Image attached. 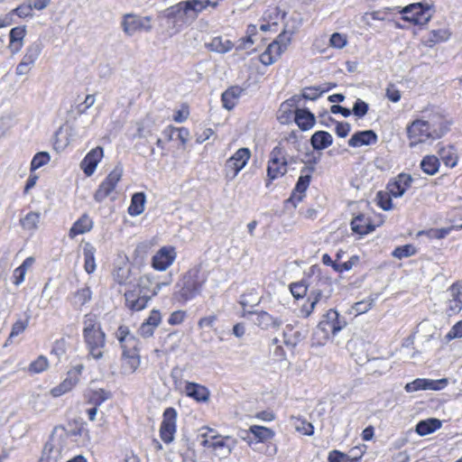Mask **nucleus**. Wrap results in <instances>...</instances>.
I'll return each instance as SVG.
<instances>
[{"instance_id": "obj_1", "label": "nucleus", "mask_w": 462, "mask_h": 462, "mask_svg": "<svg viewBox=\"0 0 462 462\" xmlns=\"http://www.w3.org/2000/svg\"><path fill=\"white\" fill-rule=\"evenodd\" d=\"M208 6L217 8V3L201 0L181 1L165 9L163 16L167 19L170 27L175 32H180L185 26L191 24Z\"/></svg>"}, {"instance_id": "obj_2", "label": "nucleus", "mask_w": 462, "mask_h": 462, "mask_svg": "<svg viewBox=\"0 0 462 462\" xmlns=\"http://www.w3.org/2000/svg\"><path fill=\"white\" fill-rule=\"evenodd\" d=\"M171 282V279L160 282L150 273L140 276L136 287L125 292V306L132 311L144 310L148 302L159 293L162 288L168 286Z\"/></svg>"}, {"instance_id": "obj_3", "label": "nucleus", "mask_w": 462, "mask_h": 462, "mask_svg": "<svg viewBox=\"0 0 462 462\" xmlns=\"http://www.w3.org/2000/svg\"><path fill=\"white\" fill-rule=\"evenodd\" d=\"M206 282L207 277L199 269L188 271L176 283L173 299L181 304L187 303L200 294Z\"/></svg>"}, {"instance_id": "obj_4", "label": "nucleus", "mask_w": 462, "mask_h": 462, "mask_svg": "<svg viewBox=\"0 0 462 462\" xmlns=\"http://www.w3.org/2000/svg\"><path fill=\"white\" fill-rule=\"evenodd\" d=\"M287 171L286 150L281 145H277L269 155L266 186L268 187L273 180L285 175Z\"/></svg>"}, {"instance_id": "obj_5", "label": "nucleus", "mask_w": 462, "mask_h": 462, "mask_svg": "<svg viewBox=\"0 0 462 462\" xmlns=\"http://www.w3.org/2000/svg\"><path fill=\"white\" fill-rule=\"evenodd\" d=\"M346 326L345 318L340 317L339 313L335 310H329L319 321L318 330L324 335H317L319 342L328 339L330 336H336L342 328Z\"/></svg>"}, {"instance_id": "obj_6", "label": "nucleus", "mask_w": 462, "mask_h": 462, "mask_svg": "<svg viewBox=\"0 0 462 462\" xmlns=\"http://www.w3.org/2000/svg\"><path fill=\"white\" fill-rule=\"evenodd\" d=\"M402 14V19L415 25L427 24L433 15L430 5L422 3L409 5L398 11Z\"/></svg>"}, {"instance_id": "obj_7", "label": "nucleus", "mask_w": 462, "mask_h": 462, "mask_svg": "<svg viewBox=\"0 0 462 462\" xmlns=\"http://www.w3.org/2000/svg\"><path fill=\"white\" fill-rule=\"evenodd\" d=\"M407 135L411 148L415 147L419 143H431L437 140L431 129L420 118L412 121L407 126Z\"/></svg>"}, {"instance_id": "obj_8", "label": "nucleus", "mask_w": 462, "mask_h": 462, "mask_svg": "<svg viewBox=\"0 0 462 462\" xmlns=\"http://www.w3.org/2000/svg\"><path fill=\"white\" fill-rule=\"evenodd\" d=\"M250 157L251 151L248 148L238 149L225 163L226 179L233 180L247 164Z\"/></svg>"}, {"instance_id": "obj_9", "label": "nucleus", "mask_w": 462, "mask_h": 462, "mask_svg": "<svg viewBox=\"0 0 462 462\" xmlns=\"http://www.w3.org/2000/svg\"><path fill=\"white\" fill-rule=\"evenodd\" d=\"M177 411L173 407H168L162 413V420L160 425V438L165 444H171L177 431Z\"/></svg>"}, {"instance_id": "obj_10", "label": "nucleus", "mask_w": 462, "mask_h": 462, "mask_svg": "<svg viewBox=\"0 0 462 462\" xmlns=\"http://www.w3.org/2000/svg\"><path fill=\"white\" fill-rule=\"evenodd\" d=\"M122 27L125 33L129 36L140 32H151L152 17L141 16L134 14H126L123 17Z\"/></svg>"}, {"instance_id": "obj_11", "label": "nucleus", "mask_w": 462, "mask_h": 462, "mask_svg": "<svg viewBox=\"0 0 462 462\" xmlns=\"http://www.w3.org/2000/svg\"><path fill=\"white\" fill-rule=\"evenodd\" d=\"M314 171V167H303L300 171V176L299 177L296 185L290 196L286 200L287 204H291L296 208L297 205L302 201L306 196V190L310 186L311 180V173Z\"/></svg>"}, {"instance_id": "obj_12", "label": "nucleus", "mask_w": 462, "mask_h": 462, "mask_svg": "<svg viewBox=\"0 0 462 462\" xmlns=\"http://www.w3.org/2000/svg\"><path fill=\"white\" fill-rule=\"evenodd\" d=\"M122 175L123 167L122 165L117 164L98 186V189L94 194L95 200L102 202L106 198H107L116 189L118 181L122 178Z\"/></svg>"}, {"instance_id": "obj_13", "label": "nucleus", "mask_w": 462, "mask_h": 462, "mask_svg": "<svg viewBox=\"0 0 462 462\" xmlns=\"http://www.w3.org/2000/svg\"><path fill=\"white\" fill-rule=\"evenodd\" d=\"M420 119L431 129L437 139L442 137L449 129L448 121L439 111L425 112Z\"/></svg>"}, {"instance_id": "obj_14", "label": "nucleus", "mask_w": 462, "mask_h": 462, "mask_svg": "<svg viewBox=\"0 0 462 462\" xmlns=\"http://www.w3.org/2000/svg\"><path fill=\"white\" fill-rule=\"evenodd\" d=\"M252 322L263 330H278L283 324L281 317H275L267 311H249Z\"/></svg>"}, {"instance_id": "obj_15", "label": "nucleus", "mask_w": 462, "mask_h": 462, "mask_svg": "<svg viewBox=\"0 0 462 462\" xmlns=\"http://www.w3.org/2000/svg\"><path fill=\"white\" fill-rule=\"evenodd\" d=\"M81 428L67 431L62 426H56L51 433L50 440L45 444L44 450L51 452L56 449L58 453H60L64 448V442L69 436H77L81 434Z\"/></svg>"}, {"instance_id": "obj_16", "label": "nucleus", "mask_w": 462, "mask_h": 462, "mask_svg": "<svg viewBox=\"0 0 462 462\" xmlns=\"http://www.w3.org/2000/svg\"><path fill=\"white\" fill-rule=\"evenodd\" d=\"M84 341L88 350V355L98 360L103 357L106 346V334L103 330L84 335Z\"/></svg>"}, {"instance_id": "obj_17", "label": "nucleus", "mask_w": 462, "mask_h": 462, "mask_svg": "<svg viewBox=\"0 0 462 462\" xmlns=\"http://www.w3.org/2000/svg\"><path fill=\"white\" fill-rule=\"evenodd\" d=\"M141 363L139 347L122 349L121 356V373L128 375L134 374L139 367Z\"/></svg>"}, {"instance_id": "obj_18", "label": "nucleus", "mask_w": 462, "mask_h": 462, "mask_svg": "<svg viewBox=\"0 0 462 462\" xmlns=\"http://www.w3.org/2000/svg\"><path fill=\"white\" fill-rule=\"evenodd\" d=\"M329 286L330 281L328 278H319L317 283V288H313L308 298V303L304 304L300 309V313L304 318H308L315 309V306L322 297L323 290L322 286Z\"/></svg>"}, {"instance_id": "obj_19", "label": "nucleus", "mask_w": 462, "mask_h": 462, "mask_svg": "<svg viewBox=\"0 0 462 462\" xmlns=\"http://www.w3.org/2000/svg\"><path fill=\"white\" fill-rule=\"evenodd\" d=\"M176 258L173 247L161 248L152 258V266L157 271H165Z\"/></svg>"}, {"instance_id": "obj_20", "label": "nucleus", "mask_w": 462, "mask_h": 462, "mask_svg": "<svg viewBox=\"0 0 462 462\" xmlns=\"http://www.w3.org/2000/svg\"><path fill=\"white\" fill-rule=\"evenodd\" d=\"M104 156L103 148L97 146L87 153L80 163V167L86 176L90 177L96 171L98 162Z\"/></svg>"}, {"instance_id": "obj_21", "label": "nucleus", "mask_w": 462, "mask_h": 462, "mask_svg": "<svg viewBox=\"0 0 462 462\" xmlns=\"http://www.w3.org/2000/svg\"><path fill=\"white\" fill-rule=\"evenodd\" d=\"M412 180L410 174L401 173L393 181L389 182L388 191L393 197L400 198L411 187Z\"/></svg>"}, {"instance_id": "obj_22", "label": "nucleus", "mask_w": 462, "mask_h": 462, "mask_svg": "<svg viewBox=\"0 0 462 462\" xmlns=\"http://www.w3.org/2000/svg\"><path fill=\"white\" fill-rule=\"evenodd\" d=\"M230 437L221 439L218 436H212L211 440L203 439L201 445L208 448H212L214 450L218 452V455L227 457L231 454L234 445H230L228 442L231 441Z\"/></svg>"}, {"instance_id": "obj_23", "label": "nucleus", "mask_w": 462, "mask_h": 462, "mask_svg": "<svg viewBox=\"0 0 462 462\" xmlns=\"http://www.w3.org/2000/svg\"><path fill=\"white\" fill-rule=\"evenodd\" d=\"M377 142L378 136L374 130H364L356 132L348 140V145L356 148L375 144Z\"/></svg>"}, {"instance_id": "obj_24", "label": "nucleus", "mask_w": 462, "mask_h": 462, "mask_svg": "<svg viewBox=\"0 0 462 462\" xmlns=\"http://www.w3.org/2000/svg\"><path fill=\"white\" fill-rule=\"evenodd\" d=\"M294 121L302 131H308L316 123L315 116L307 108H296L294 110Z\"/></svg>"}, {"instance_id": "obj_25", "label": "nucleus", "mask_w": 462, "mask_h": 462, "mask_svg": "<svg viewBox=\"0 0 462 462\" xmlns=\"http://www.w3.org/2000/svg\"><path fill=\"white\" fill-rule=\"evenodd\" d=\"M185 393L187 396L199 402H205L209 399L208 389L197 383L187 382L185 385Z\"/></svg>"}, {"instance_id": "obj_26", "label": "nucleus", "mask_w": 462, "mask_h": 462, "mask_svg": "<svg viewBox=\"0 0 462 462\" xmlns=\"http://www.w3.org/2000/svg\"><path fill=\"white\" fill-rule=\"evenodd\" d=\"M116 337L120 343L121 348L132 349L139 346V340L130 333V329L126 326H120L116 332Z\"/></svg>"}, {"instance_id": "obj_27", "label": "nucleus", "mask_w": 462, "mask_h": 462, "mask_svg": "<svg viewBox=\"0 0 462 462\" xmlns=\"http://www.w3.org/2000/svg\"><path fill=\"white\" fill-rule=\"evenodd\" d=\"M351 229L356 234L365 236L373 232L375 226L371 223L369 217H366L364 214H359L351 221Z\"/></svg>"}, {"instance_id": "obj_28", "label": "nucleus", "mask_w": 462, "mask_h": 462, "mask_svg": "<svg viewBox=\"0 0 462 462\" xmlns=\"http://www.w3.org/2000/svg\"><path fill=\"white\" fill-rule=\"evenodd\" d=\"M399 11V7H383L380 10L366 12L362 16V21L367 25H371V20L374 21H390V16Z\"/></svg>"}, {"instance_id": "obj_29", "label": "nucleus", "mask_w": 462, "mask_h": 462, "mask_svg": "<svg viewBox=\"0 0 462 462\" xmlns=\"http://www.w3.org/2000/svg\"><path fill=\"white\" fill-rule=\"evenodd\" d=\"M297 324H287L283 329V343L289 347H295L306 337L301 331L294 330Z\"/></svg>"}, {"instance_id": "obj_30", "label": "nucleus", "mask_w": 462, "mask_h": 462, "mask_svg": "<svg viewBox=\"0 0 462 462\" xmlns=\"http://www.w3.org/2000/svg\"><path fill=\"white\" fill-rule=\"evenodd\" d=\"M93 221L88 215L81 216L70 227L69 236L73 239L79 235L85 234L91 230Z\"/></svg>"}, {"instance_id": "obj_31", "label": "nucleus", "mask_w": 462, "mask_h": 462, "mask_svg": "<svg viewBox=\"0 0 462 462\" xmlns=\"http://www.w3.org/2000/svg\"><path fill=\"white\" fill-rule=\"evenodd\" d=\"M333 143L332 135L326 131H317L310 137V144L316 151H321Z\"/></svg>"}, {"instance_id": "obj_32", "label": "nucleus", "mask_w": 462, "mask_h": 462, "mask_svg": "<svg viewBox=\"0 0 462 462\" xmlns=\"http://www.w3.org/2000/svg\"><path fill=\"white\" fill-rule=\"evenodd\" d=\"M441 425L442 422L440 420L430 418L420 420L416 425L415 430L420 436H426L439 430Z\"/></svg>"}, {"instance_id": "obj_33", "label": "nucleus", "mask_w": 462, "mask_h": 462, "mask_svg": "<svg viewBox=\"0 0 462 462\" xmlns=\"http://www.w3.org/2000/svg\"><path fill=\"white\" fill-rule=\"evenodd\" d=\"M242 91V88L236 86L227 88L221 97L223 106L227 110L233 109L236 106Z\"/></svg>"}, {"instance_id": "obj_34", "label": "nucleus", "mask_w": 462, "mask_h": 462, "mask_svg": "<svg viewBox=\"0 0 462 462\" xmlns=\"http://www.w3.org/2000/svg\"><path fill=\"white\" fill-rule=\"evenodd\" d=\"M438 153L439 159L447 167L454 168L457 164L458 156L454 146L449 145L447 147H441Z\"/></svg>"}, {"instance_id": "obj_35", "label": "nucleus", "mask_w": 462, "mask_h": 462, "mask_svg": "<svg viewBox=\"0 0 462 462\" xmlns=\"http://www.w3.org/2000/svg\"><path fill=\"white\" fill-rule=\"evenodd\" d=\"M207 47L209 51L214 52L226 53L233 49L234 43L230 40L217 36L213 38L211 42L207 44Z\"/></svg>"}, {"instance_id": "obj_36", "label": "nucleus", "mask_w": 462, "mask_h": 462, "mask_svg": "<svg viewBox=\"0 0 462 462\" xmlns=\"http://www.w3.org/2000/svg\"><path fill=\"white\" fill-rule=\"evenodd\" d=\"M96 248L90 243H85L83 247L84 269L88 273H93L96 270L95 262Z\"/></svg>"}, {"instance_id": "obj_37", "label": "nucleus", "mask_w": 462, "mask_h": 462, "mask_svg": "<svg viewBox=\"0 0 462 462\" xmlns=\"http://www.w3.org/2000/svg\"><path fill=\"white\" fill-rule=\"evenodd\" d=\"M79 383V378L72 377L67 374L66 378L57 386L51 390V393L53 397H60L64 393L72 390Z\"/></svg>"}, {"instance_id": "obj_38", "label": "nucleus", "mask_w": 462, "mask_h": 462, "mask_svg": "<svg viewBox=\"0 0 462 462\" xmlns=\"http://www.w3.org/2000/svg\"><path fill=\"white\" fill-rule=\"evenodd\" d=\"M451 32L448 29L441 28L430 31L429 38L425 41V45L432 47L437 43L447 42L450 38Z\"/></svg>"}, {"instance_id": "obj_39", "label": "nucleus", "mask_w": 462, "mask_h": 462, "mask_svg": "<svg viewBox=\"0 0 462 462\" xmlns=\"http://www.w3.org/2000/svg\"><path fill=\"white\" fill-rule=\"evenodd\" d=\"M439 159L435 155H426L420 162V169L428 175H435L439 169Z\"/></svg>"}, {"instance_id": "obj_40", "label": "nucleus", "mask_w": 462, "mask_h": 462, "mask_svg": "<svg viewBox=\"0 0 462 462\" xmlns=\"http://www.w3.org/2000/svg\"><path fill=\"white\" fill-rule=\"evenodd\" d=\"M145 195L143 192H136L133 195L128 213L131 216H139L144 210Z\"/></svg>"}, {"instance_id": "obj_41", "label": "nucleus", "mask_w": 462, "mask_h": 462, "mask_svg": "<svg viewBox=\"0 0 462 462\" xmlns=\"http://www.w3.org/2000/svg\"><path fill=\"white\" fill-rule=\"evenodd\" d=\"M299 97L297 96L292 97L291 98L286 100L281 105L278 116V119L281 123H286L291 118L292 114L294 115V111H292V107L296 105Z\"/></svg>"}, {"instance_id": "obj_42", "label": "nucleus", "mask_w": 462, "mask_h": 462, "mask_svg": "<svg viewBox=\"0 0 462 462\" xmlns=\"http://www.w3.org/2000/svg\"><path fill=\"white\" fill-rule=\"evenodd\" d=\"M92 291L89 287L79 289L71 297V304L75 308H81L91 300Z\"/></svg>"}, {"instance_id": "obj_43", "label": "nucleus", "mask_w": 462, "mask_h": 462, "mask_svg": "<svg viewBox=\"0 0 462 462\" xmlns=\"http://www.w3.org/2000/svg\"><path fill=\"white\" fill-rule=\"evenodd\" d=\"M450 292L452 299L448 301V311L449 315L457 314L462 310V300L459 299L460 287L457 283H454L450 287Z\"/></svg>"}, {"instance_id": "obj_44", "label": "nucleus", "mask_w": 462, "mask_h": 462, "mask_svg": "<svg viewBox=\"0 0 462 462\" xmlns=\"http://www.w3.org/2000/svg\"><path fill=\"white\" fill-rule=\"evenodd\" d=\"M41 217L40 212L31 211L27 213L24 217L20 219V225L25 230L34 231L38 228Z\"/></svg>"}, {"instance_id": "obj_45", "label": "nucleus", "mask_w": 462, "mask_h": 462, "mask_svg": "<svg viewBox=\"0 0 462 462\" xmlns=\"http://www.w3.org/2000/svg\"><path fill=\"white\" fill-rule=\"evenodd\" d=\"M131 273L127 265L116 267L113 271V279L119 285H127L131 282Z\"/></svg>"}, {"instance_id": "obj_46", "label": "nucleus", "mask_w": 462, "mask_h": 462, "mask_svg": "<svg viewBox=\"0 0 462 462\" xmlns=\"http://www.w3.org/2000/svg\"><path fill=\"white\" fill-rule=\"evenodd\" d=\"M42 50V44L41 42H32L26 48L25 54L23 55L22 60L33 65L39 58Z\"/></svg>"}, {"instance_id": "obj_47", "label": "nucleus", "mask_w": 462, "mask_h": 462, "mask_svg": "<svg viewBox=\"0 0 462 462\" xmlns=\"http://www.w3.org/2000/svg\"><path fill=\"white\" fill-rule=\"evenodd\" d=\"M250 431L252 432L254 439H257V442H263L272 439L274 436V432L271 429L263 426H251Z\"/></svg>"}, {"instance_id": "obj_48", "label": "nucleus", "mask_w": 462, "mask_h": 462, "mask_svg": "<svg viewBox=\"0 0 462 462\" xmlns=\"http://www.w3.org/2000/svg\"><path fill=\"white\" fill-rule=\"evenodd\" d=\"M83 326V336L102 330L97 317L90 313L84 316Z\"/></svg>"}, {"instance_id": "obj_49", "label": "nucleus", "mask_w": 462, "mask_h": 462, "mask_svg": "<svg viewBox=\"0 0 462 462\" xmlns=\"http://www.w3.org/2000/svg\"><path fill=\"white\" fill-rule=\"evenodd\" d=\"M110 398L111 393L104 389L92 390L89 393V402L97 407Z\"/></svg>"}, {"instance_id": "obj_50", "label": "nucleus", "mask_w": 462, "mask_h": 462, "mask_svg": "<svg viewBox=\"0 0 462 462\" xmlns=\"http://www.w3.org/2000/svg\"><path fill=\"white\" fill-rule=\"evenodd\" d=\"M379 295L380 293H373L370 296H368L367 299L356 302L354 306V310L358 314L367 312L373 307L376 300L379 298Z\"/></svg>"}, {"instance_id": "obj_51", "label": "nucleus", "mask_w": 462, "mask_h": 462, "mask_svg": "<svg viewBox=\"0 0 462 462\" xmlns=\"http://www.w3.org/2000/svg\"><path fill=\"white\" fill-rule=\"evenodd\" d=\"M328 90H329V88H320L319 87H310V88H305L302 90L301 96L304 99L316 100L324 92H327Z\"/></svg>"}, {"instance_id": "obj_52", "label": "nucleus", "mask_w": 462, "mask_h": 462, "mask_svg": "<svg viewBox=\"0 0 462 462\" xmlns=\"http://www.w3.org/2000/svg\"><path fill=\"white\" fill-rule=\"evenodd\" d=\"M415 253L416 249L412 245H405L396 247L393 251L392 255L397 259H402L405 257L411 256L415 254Z\"/></svg>"}, {"instance_id": "obj_53", "label": "nucleus", "mask_w": 462, "mask_h": 462, "mask_svg": "<svg viewBox=\"0 0 462 462\" xmlns=\"http://www.w3.org/2000/svg\"><path fill=\"white\" fill-rule=\"evenodd\" d=\"M50 154L46 152L36 153L31 162V171H35L50 162Z\"/></svg>"}, {"instance_id": "obj_54", "label": "nucleus", "mask_w": 462, "mask_h": 462, "mask_svg": "<svg viewBox=\"0 0 462 462\" xmlns=\"http://www.w3.org/2000/svg\"><path fill=\"white\" fill-rule=\"evenodd\" d=\"M309 290V285L305 282H293L290 285V291L292 296L296 299L303 298Z\"/></svg>"}, {"instance_id": "obj_55", "label": "nucleus", "mask_w": 462, "mask_h": 462, "mask_svg": "<svg viewBox=\"0 0 462 462\" xmlns=\"http://www.w3.org/2000/svg\"><path fill=\"white\" fill-rule=\"evenodd\" d=\"M391 194L388 192L379 191L376 194L377 205L383 210L387 211L392 209L393 203Z\"/></svg>"}, {"instance_id": "obj_56", "label": "nucleus", "mask_w": 462, "mask_h": 462, "mask_svg": "<svg viewBox=\"0 0 462 462\" xmlns=\"http://www.w3.org/2000/svg\"><path fill=\"white\" fill-rule=\"evenodd\" d=\"M48 359L43 356H40L36 360L30 364L29 371L34 374H39L45 371L48 368Z\"/></svg>"}, {"instance_id": "obj_57", "label": "nucleus", "mask_w": 462, "mask_h": 462, "mask_svg": "<svg viewBox=\"0 0 462 462\" xmlns=\"http://www.w3.org/2000/svg\"><path fill=\"white\" fill-rule=\"evenodd\" d=\"M295 430L304 435L311 436L314 433V427L305 420L296 419L294 421Z\"/></svg>"}, {"instance_id": "obj_58", "label": "nucleus", "mask_w": 462, "mask_h": 462, "mask_svg": "<svg viewBox=\"0 0 462 462\" xmlns=\"http://www.w3.org/2000/svg\"><path fill=\"white\" fill-rule=\"evenodd\" d=\"M369 109V105L364 100L357 98L353 106L351 114L353 113L358 118L364 117Z\"/></svg>"}, {"instance_id": "obj_59", "label": "nucleus", "mask_w": 462, "mask_h": 462, "mask_svg": "<svg viewBox=\"0 0 462 462\" xmlns=\"http://www.w3.org/2000/svg\"><path fill=\"white\" fill-rule=\"evenodd\" d=\"M424 390L439 391L448 385V379L432 380L424 378Z\"/></svg>"}, {"instance_id": "obj_60", "label": "nucleus", "mask_w": 462, "mask_h": 462, "mask_svg": "<svg viewBox=\"0 0 462 462\" xmlns=\"http://www.w3.org/2000/svg\"><path fill=\"white\" fill-rule=\"evenodd\" d=\"M291 36L292 32L283 31L277 36V38L273 42H276L277 45L281 47L282 51L284 52L291 42Z\"/></svg>"}, {"instance_id": "obj_61", "label": "nucleus", "mask_w": 462, "mask_h": 462, "mask_svg": "<svg viewBox=\"0 0 462 462\" xmlns=\"http://www.w3.org/2000/svg\"><path fill=\"white\" fill-rule=\"evenodd\" d=\"M66 352L67 342L64 338H60L54 342L51 354L56 356L60 360L66 354Z\"/></svg>"}, {"instance_id": "obj_62", "label": "nucleus", "mask_w": 462, "mask_h": 462, "mask_svg": "<svg viewBox=\"0 0 462 462\" xmlns=\"http://www.w3.org/2000/svg\"><path fill=\"white\" fill-rule=\"evenodd\" d=\"M29 319H30V315H27L26 319L24 320H23V319L17 320L13 325L9 338L16 337V336L20 335L21 333H23L29 325Z\"/></svg>"}, {"instance_id": "obj_63", "label": "nucleus", "mask_w": 462, "mask_h": 462, "mask_svg": "<svg viewBox=\"0 0 462 462\" xmlns=\"http://www.w3.org/2000/svg\"><path fill=\"white\" fill-rule=\"evenodd\" d=\"M26 34V27L25 26H17L13 29H11L9 37L10 42H12V44L14 42H23V38Z\"/></svg>"}, {"instance_id": "obj_64", "label": "nucleus", "mask_w": 462, "mask_h": 462, "mask_svg": "<svg viewBox=\"0 0 462 462\" xmlns=\"http://www.w3.org/2000/svg\"><path fill=\"white\" fill-rule=\"evenodd\" d=\"M96 98L94 95H88L84 101L77 105L76 111L78 114L82 115L87 112L95 104Z\"/></svg>"}]
</instances>
